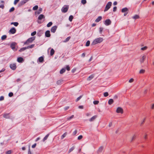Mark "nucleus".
Segmentation results:
<instances>
[{
	"label": "nucleus",
	"instance_id": "338daca9",
	"mask_svg": "<svg viewBox=\"0 0 154 154\" xmlns=\"http://www.w3.org/2000/svg\"><path fill=\"white\" fill-rule=\"evenodd\" d=\"M90 115V113H88L86 114V116H89Z\"/></svg>",
	"mask_w": 154,
	"mask_h": 154
},
{
	"label": "nucleus",
	"instance_id": "4be33fe9",
	"mask_svg": "<svg viewBox=\"0 0 154 154\" xmlns=\"http://www.w3.org/2000/svg\"><path fill=\"white\" fill-rule=\"evenodd\" d=\"M11 25H14L15 26H17L18 25V22H12L11 23Z\"/></svg>",
	"mask_w": 154,
	"mask_h": 154
},
{
	"label": "nucleus",
	"instance_id": "c9c22d12",
	"mask_svg": "<svg viewBox=\"0 0 154 154\" xmlns=\"http://www.w3.org/2000/svg\"><path fill=\"white\" fill-rule=\"evenodd\" d=\"M4 117L6 118H8L9 117V114H5L4 115Z\"/></svg>",
	"mask_w": 154,
	"mask_h": 154
},
{
	"label": "nucleus",
	"instance_id": "603ef678",
	"mask_svg": "<svg viewBox=\"0 0 154 154\" xmlns=\"http://www.w3.org/2000/svg\"><path fill=\"white\" fill-rule=\"evenodd\" d=\"M82 136L81 135H80L78 137V139L79 140H80L82 138Z\"/></svg>",
	"mask_w": 154,
	"mask_h": 154
},
{
	"label": "nucleus",
	"instance_id": "f257e3e1",
	"mask_svg": "<svg viewBox=\"0 0 154 154\" xmlns=\"http://www.w3.org/2000/svg\"><path fill=\"white\" fill-rule=\"evenodd\" d=\"M103 41V39L101 38H99L95 39L93 42V44L95 45L99 43H100Z\"/></svg>",
	"mask_w": 154,
	"mask_h": 154
},
{
	"label": "nucleus",
	"instance_id": "69168bd1",
	"mask_svg": "<svg viewBox=\"0 0 154 154\" xmlns=\"http://www.w3.org/2000/svg\"><path fill=\"white\" fill-rule=\"evenodd\" d=\"M112 125V122H110L109 123V126L110 127H111Z\"/></svg>",
	"mask_w": 154,
	"mask_h": 154
},
{
	"label": "nucleus",
	"instance_id": "39448f33",
	"mask_svg": "<svg viewBox=\"0 0 154 154\" xmlns=\"http://www.w3.org/2000/svg\"><path fill=\"white\" fill-rule=\"evenodd\" d=\"M123 109L120 107H118L117 108L116 110V112L118 113L122 114L123 113Z\"/></svg>",
	"mask_w": 154,
	"mask_h": 154
},
{
	"label": "nucleus",
	"instance_id": "8fccbe9b",
	"mask_svg": "<svg viewBox=\"0 0 154 154\" xmlns=\"http://www.w3.org/2000/svg\"><path fill=\"white\" fill-rule=\"evenodd\" d=\"M14 10V7H12V8H11V9L10 10H9V11L10 12H12Z\"/></svg>",
	"mask_w": 154,
	"mask_h": 154
},
{
	"label": "nucleus",
	"instance_id": "ddd939ff",
	"mask_svg": "<svg viewBox=\"0 0 154 154\" xmlns=\"http://www.w3.org/2000/svg\"><path fill=\"white\" fill-rule=\"evenodd\" d=\"M45 36L47 37H49L50 36V31L49 30L45 32Z\"/></svg>",
	"mask_w": 154,
	"mask_h": 154
},
{
	"label": "nucleus",
	"instance_id": "3c124183",
	"mask_svg": "<svg viewBox=\"0 0 154 154\" xmlns=\"http://www.w3.org/2000/svg\"><path fill=\"white\" fill-rule=\"evenodd\" d=\"M66 69L68 71H69V70H70V67H69V66H68V65H67V66H66Z\"/></svg>",
	"mask_w": 154,
	"mask_h": 154
},
{
	"label": "nucleus",
	"instance_id": "79ce46f5",
	"mask_svg": "<svg viewBox=\"0 0 154 154\" xmlns=\"http://www.w3.org/2000/svg\"><path fill=\"white\" fill-rule=\"evenodd\" d=\"M109 95L108 93L107 92H106L104 93V96L105 97L108 96Z\"/></svg>",
	"mask_w": 154,
	"mask_h": 154
},
{
	"label": "nucleus",
	"instance_id": "2f4dec72",
	"mask_svg": "<svg viewBox=\"0 0 154 154\" xmlns=\"http://www.w3.org/2000/svg\"><path fill=\"white\" fill-rule=\"evenodd\" d=\"M49 134H48L44 137L43 140V141H45V140L47 139L48 137L49 136Z\"/></svg>",
	"mask_w": 154,
	"mask_h": 154
},
{
	"label": "nucleus",
	"instance_id": "4d7b16f0",
	"mask_svg": "<svg viewBox=\"0 0 154 154\" xmlns=\"http://www.w3.org/2000/svg\"><path fill=\"white\" fill-rule=\"evenodd\" d=\"M11 150H9L7 152L6 154H11Z\"/></svg>",
	"mask_w": 154,
	"mask_h": 154
},
{
	"label": "nucleus",
	"instance_id": "a18cd8bd",
	"mask_svg": "<svg viewBox=\"0 0 154 154\" xmlns=\"http://www.w3.org/2000/svg\"><path fill=\"white\" fill-rule=\"evenodd\" d=\"M134 79L133 78H131L129 80V83H132V82H134Z\"/></svg>",
	"mask_w": 154,
	"mask_h": 154
},
{
	"label": "nucleus",
	"instance_id": "13d9d810",
	"mask_svg": "<svg viewBox=\"0 0 154 154\" xmlns=\"http://www.w3.org/2000/svg\"><path fill=\"white\" fill-rule=\"evenodd\" d=\"M117 9V7H114L113 8V11L114 12H115Z\"/></svg>",
	"mask_w": 154,
	"mask_h": 154
},
{
	"label": "nucleus",
	"instance_id": "cd10ccee",
	"mask_svg": "<svg viewBox=\"0 0 154 154\" xmlns=\"http://www.w3.org/2000/svg\"><path fill=\"white\" fill-rule=\"evenodd\" d=\"M38 8V6L37 5H35L32 8V9L34 11H35L37 10Z\"/></svg>",
	"mask_w": 154,
	"mask_h": 154
},
{
	"label": "nucleus",
	"instance_id": "0e129e2a",
	"mask_svg": "<svg viewBox=\"0 0 154 154\" xmlns=\"http://www.w3.org/2000/svg\"><path fill=\"white\" fill-rule=\"evenodd\" d=\"M99 29H100V32H102V30H103V28H101V27H100V28Z\"/></svg>",
	"mask_w": 154,
	"mask_h": 154
},
{
	"label": "nucleus",
	"instance_id": "9d476101",
	"mask_svg": "<svg viewBox=\"0 0 154 154\" xmlns=\"http://www.w3.org/2000/svg\"><path fill=\"white\" fill-rule=\"evenodd\" d=\"M57 26H54L52 27L51 29V31L53 33H54L55 32L57 29Z\"/></svg>",
	"mask_w": 154,
	"mask_h": 154
},
{
	"label": "nucleus",
	"instance_id": "58836bf2",
	"mask_svg": "<svg viewBox=\"0 0 154 154\" xmlns=\"http://www.w3.org/2000/svg\"><path fill=\"white\" fill-rule=\"evenodd\" d=\"M70 37H68L67 38H66V39L64 41V42H68V41H69V40L70 39Z\"/></svg>",
	"mask_w": 154,
	"mask_h": 154
},
{
	"label": "nucleus",
	"instance_id": "5fc2aeb1",
	"mask_svg": "<svg viewBox=\"0 0 154 154\" xmlns=\"http://www.w3.org/2000/svg\"><path fill=\"white\" fill-rule=\"evenodd\" d=\"M4 97L3 96H2L0 97V101H2L4 100Z\"/></svg>",
	"mask_w": 154,
	"mask_h": 154
},
{
	"label": "nucleus",
	"instance_id": "b1692460",
	"mask_svg": "<svg viewBox=\"0 0 154 154\" xmlns=\"http://www.w3.org/2000/svg\"><path fill=\"white\" fill-rule=\"evenodd\" d=\"M55 51L53 49H52L51 51L50 54L51 56H52L54 53Z\"/></svg>",
	"mask_w": 154,
	"mask_h": 154
},
{
	"label": "nucleus",
	"instance_id": "ea45409f",
	"mask_svg": "<svg viewBox=\"0 0 154 154\" xmlns=\"http://www.w3.org/2000/svg\"><path fill=\"white\" fill-rule=\"evenodd\" d=\"M147 47L146 46H145L141 48V50L144 51L146 50L147 49Z\"/></svg>",
	"mask_w": 154,
	"mask_h": 154
},
{
	"label": "nucleus",
	"instance_id": "f03ea898",
	"mask_svg": "<svg viewBox=\"0 0 154 154\" xmlns=\"http://www.w3.org/2000/svg\"><path fill=\"white\" fill-rule=\"evenodd\" d=\"M35 37H33L28 38L27 40L24 43L25 45H28L32 43L35 39Z\"/></svg>",
	"mask_w": 154,
	"mask_h": 154
},
{
	"label": "nucleus",
	"instance_id": "9b49d317",
	"mask_svg": "<svg viewBox=\"0 0 154 154\" xmlns=\"http://www.w3.org/2000/svg\"><path fill=\"white\" fill-rule=\"evenodd\" d=\"M111 22L109 19L106 20L104 22V24L106 26H108L111 24Z\"/></svg>",
	"mask_w": 154,
	"mask_h": 154
},
{
	"label": "nucleus",
	"instance_id": "0eeeda50",
	"mask_svg": "<svg viewBox=\"0 0 154 154\" xmlns=\"http://www.w3.org/2000/svg\"><path fill=\"white\" fill-rule=\"evenodd\" d=\"M146 57V56L145 55H143L141 57L140 60V61L141 64L144 63Z\"/></svg>",
	"mask_w": 154,
	"mask_h": 154
},
{
	"label": "nucleus",
	"instance_id": "37998d69",
	"mask_svg": "<svg viewBox=\"0 0 154 154\" xmlns=\"http://www.w3.org/2000/svg\"><path fill=\"white\" fill-rule=\"evenodd\" d=\"M145 72V71L144 70L142 69L140 70V73H143Z\"/></svg>",
	"mask_w": 154,
	"mask_h": 154
},
{
	"label": "nucleus",
	"instance_id": "de8ad7c7",
	"mask_svg": "<svg viewBox=\"0 0 154 154\" xmlns=\"http://www.w3.org/2000/svg\"><path fill=\"white\" fill-rule=\"evenodd\" d=\"M19 1V0H15L14 2V4L15 5H16Z\"/></svg>",
	"mask_w": 154,
	"mask_h": 154
},
{
	"label": "nucleus",
	"instance_id": "f3484780",
	"mask_svg": "<svg viewBox=\"0 0 154 154\" xmlns=\"http://www.w3.org/2000/svg\"><path fill=\"white\" fill-rule=\"evenodd\" d=\"M44 18H45V17H44V15L42 14L40 15L39 16L38 19V20H41L42 19H43Z\"/></svg>",
	"mask_w": 154,
	"mask_h": 154
},
{
	"label": "nucleus",
	"instance_id": "a211bd4d",
	"mask_svg": "<svg viewBox=\"0 0 154 154\" xmlns=\"http://www.w3.org/2000/svg\"><path fill=\"white\" fill-rule=\"evenodd\" d=\"M128 11V9L127 8H125L122 9V13L126 12Z\"/></svg>",
	"mask_w": 154,
	"mask_h": 154
},
{
	"label": "nucleus",
	"instance_id": "c756f323",
	"mask_svg": "<svg viewBox=\"0 0 154 154\" xmlns=\"http://www.w3.org/2000/svg\"><path fill=\"white\" fill-rule=\"evenodd\" d=\"M52 24V23L51 22H49L47 25V26L48 27H50Z\"/></svg>",
	"mask_w": 154,
	"mask_h": 154
},
{
	"label": "nucleus",
	"instance_id": "dca6fc26",
	"mask_svg": "<svg viewBox=\"0 0 154 154\" xmlns=\"http://www.w3.org/2000/svg\"><path fill=\"white\" fill-rule=\"evenodd\" d=\"M38 61L40 63H42L44 61V58L42 57H41L38 59Z\"/></svg>",
	"mask_w": 154,
	"mask_h": 154
},
{
	"label": "nucleus",
	"instance_id": "bf43d9fd",
	"mask_svg": "<svg viewBox=\"0 0 154 154\" xmlns=\"http://www.w3.org/2000/svg\"><path fill=\"white\" fill-rule=\"evenodd\" d=\"M36 143H35L32 146V148H35L36 147Z\"/></svg>",
	"mask_w": 154,
	"mask_h": 154
},
{
	"label": "nucleus",
	"instance_id": "473e14b6",
	"mask_svg": "<svg viewBox=\"0 0 154 154\" xmlns=\"http://www.w3.org/2000/svg\"><path fill=\"white\" fill-rule=\"evenodd\" d=\"M7 38V36L6 35H3L1 39L2 40H4L5 39Z\"/></svg>",
	"mask_w": 154,
	"mask_h": 154
},
{
	"label": "nucleus",
	"instance_id": "72a5a7b5",
	"mask_svg": "<svg viewBox=\"0 0 154 154\" xmlns=\"http://www.w3.org/2000/svg\"><path fill=\"white\" fill-rule=\"evenodd\" d=\"M74 149V147L72 146V147L69 150V152L70 153L71 152H72V151H73Z\"/></svg>",
	"mask_w": 154,
	"mask_h": 154
},
{
	"label": "nucleus",
	"instance_id": "4468645a",
	"mask_svg": "<svg viewBox=\"0 0 154 154\" xmlns=\"http://www.w3.org/2000/svg\"><path fill=\"white\" fill-rule=\"evenodd\" d=\"M42 11V9L41 8H39L38 10L35 12V14H40Z\"/></svg>",
	"mask_w": 154,
	"mask_h": 154
},
{
	"label": "nucleus",
	"instance_id": "864d4df0",
	"mask_svg": "<svg viewBox=\"0 0 154 154\" xmlns=\"http://www.w3.org/2000/svg\"><path fill=\"white\" fill-rule=\"evenodd\" d=\"M13 95V94L12 92H10L9 94V96L10 97L12 96Z\"/></svg>",
	"mask_w": 154,
	"mask_h": 154
},
{
	"label": "nucleus",
	"instance_id": "49530a36",
	"mask_svg": "<svg viewBox=\"0 0 154 154\" xmlns=\"http://www.w3.org/2000/svg\"><path fill=\"white\" fill-rule=\"evenodd\" d=\"M36 31H34L31 33V35L32 36H34L36 34Z\"/></svg>",
	"mask_w": 154,
	"mask_h": 154
},
{
	"label": "nucleus",
	"instance_id": "5701e85b",
	"mask_svg": "<svg viewBox=\"0 0 154 154\" xmlns=\"http://www.w3.org/2000/svg\"><path fill=\"white\" fill-rule=\"evenodd\" d=\"M27 49V48H26V47H24V48H21L19 50V51L20 52H21L23 51H24V50H25L26 49Z\"/></svg>",
	"mask_w": 154,
	"mask_h": 154
},
{
	"label": "nucleus",
	"instance_id": "f704fd0d",
	"mask_svg": "<svg viewBox=\"0 0 154 154\" xmlns=\"http://www.w3.org/2000/svg\"><path fill=\"white\" fill-rule=\"evenodd\" d=\"M73 17L72 16V15H71L69 17V20L71 22L72 21V20L73 19Z\"/></svg>",
	"mask_w": 154,
	"mask_h": 154
},
{
	"label": "nucleus",
	"instance_id": "7c9ffc66",
	"mask_svg": "<svg viewBox=\"0 0 154 154\" xmlns=\"http://www.w3.org/2000/svg\"><path fill=\"white\" fill-rule=\"evenodd\" d=\"M65 69L63 68L60 70V74H63L65 72Z\"/></svg>",
	"mask_w": 154,
	"mask_h": 154
},
{
	"label": "nucleus",
	"instance_id": "393cba45",
	"mask_svg": "<svg viewBox=\"0 0 154 154\" xmlns=\"http://www.w3.org/2000/svg\"><path fill=\"white\" fill-rule=\"evenodd\" d=\"M94 76L93 75H91L90 76H89L87 80H90L91 79L93 78Z\"/></svg>",
	"mask_w": 154,
	"mask_h": 154
},
{
	"label": "nucleus",
	"instance_id": "412c9836",
	"mask_svg": "<svg viewBox=\"0 0 154 154\" xmlns=\"http://www.w3.org/2000/svg\"><path fill=\"white\" fill-rule=\"evenodd\" d=\"M103 147H100L99 149H98V152L99 153L100 152L102 151L103 150Z\"/></svg>",
	"mask_w": 154,
	"mask_h": 154
},
{
	"label": "nucleus",
	"instance_id": "20e7f679",
	"mask_svg": "<svg viewBox=\"0 0 154 154\" xmlns=\"http://www.w3.org/2000/svg\"><path fill=\"white\" fill-rule=\"evenodd\" d=\"M17 45V43L15 42H13L11 44V47L14 51H16L17 50V49L16 48Z\"/></svg>",
	"mask_w": 154,
	"mask_h": 154
},
{
	"label": "nucleus",
	"instance_id": "09e8293b",
	"mask_svg": "<svg viewBox=\"0 0 154 154\" xmlns=\"http://www.w3.org/2000/svg\"><path fill=\"white\" fill-rule=\"evenodd\" d=\"M73 117H74V115H72L70 117L68 118L67 119H68V120H69L73 118Z\"/></svg>",
	"mask_w": 154,
	"mask_h": 154
},
{
	"label": "nucleus",
	"instance_id": "774afa93",
	"mask_svg": "<svg viewBox=\"0 0 154 154\" xmlns=\"http://www.w3.org/2000/svg\"><path fill=\"white\" fill-rule=\"evenodd\" d=\"M28 154H32L30 149H29L28 151Z\"/></svg>",
	"mask_w": 154,
	"mask_h": 154
},
{
	"label": "nucleus",
	"instance_id": "052dcab7",
	"mask_svg": "<svg viewBox=\"0 0 154 154\" xmlns=\"http://www.w3.org/2000/svg\"><path fill=\"white\" fill-rule=\"evenodd\" d=\"M79 108L80 109H83V106H79Z\"/></svg>",
	"mask_w": 154,
	"mask_h": 154
},
{
	"label": "nucleus",
	"instance_id": "a878e982",
	"mask_svg": "<svg viewBox=\"0 0 154 154\" xmlns=\"http://www.w3.org/2000/svg\"><path fill=\"white\" fill-rule=\"evenodd\" d=\"M34 45H35L34 44H32L30 45H29V46H28V47H26L27 49H28V48H33L34 47Z\"/></svg>",
	"mask_w": 154,
	"mask_h": 154
},
{
	"label": "nucleus",
	"instance_id": "bb28decb",
	"mask_svg": "<svg viewBox=\"0 0 154 154\" xmlns=\"http://www.w3.org/2000/svg\"><path fill=\"white\" fill-rule=\"evenodd\" d=\"M133 18L135 19H137L139 18V16L137 15H135L133 17Z\"/></svg>",
	"mask_w": 154,
	"mask_h": 154
},
{
	"label": "nucleus",
	"instance_id": "6e6d98bb",
	"mask_svg": "<svg viewBox=\"0 0 154 154\" xmlns=\"http://www.w3.org/2000/svg\"><path fill=\"white\" fill-rule=\"evenodd\" d=\"M77 133V130H75L73 132V135H75Z\"/></svg>",
	"mask_w": 154,
	"mask_h": 154
},
{
	"label": "nucleus",
	"instance_id": "6e6552de",
	"mask_svg": "<svg viewBox=\"0 0 154 154\" xmlns=\"http://www.w3.org/2000/svg\"><path fill=\"white\" fill-rule=\"evenodd\" d=\"M10 66L11 68L13 70H15L17 68L16 64V63L11 64L10 65Z\"/></svg>",
	"mask_w": 154,
	"mask_h": 154
},
{
	"label": "nucleus",
	"instance_id": "a19ab883",
	"mask_svg": "<svg viewBox=\"0 0 154 154\" xmlns=\"http://www.w3.org/2000/svg\"><path fill=\"white\" fill-rule=\"evenodd\" d=\"M99 103V101L97 100H95L93 102V103L94 104L96 105L98 104Z\"/></svg>",
	"mask_w": 154,
	"mask_h": 154
},
{
	"label": "nucleus",
	"instance_id": "e433bc0d",
	"mask_svg": "<svg viewBox=\"0 0 154 154\" xmlns=\"http://www.w3.org/2000/svg\"><path fill=\"white\" fill-rule=\"evenodd\" d=\"M90 44V42L89 41H88L87 42L86 44V46H88Z\"/></svg>",
	"mask_w": 154,
	"mask_h": 154
},
{
	"label": "nucleus",
	"instance_id": "f8f14e48",
	"mask_svg": "<svg viewBox=\"0 0 154 154\" xmlns=\"http://www.w3.org/2000/svg\"><path fill=\"white\" fill-rule=\"evenodd\" d=\"M17 61L19 63H21L24 61V60L22 57H19L17 58Z\"/></svg>",
	"mask_w": 154,
	"mask_h": 154
},
{
	"label": "nucleus",
	"instance_id": "e2e57ef3",
	"mask_svg": "<svg viewBox=\"0 0 154 154\" xmlns=\"http://www.w3.org/2000/svg\"><path fill=\"white\" fill-rule=\"evenodd\" d=\"M151 108L152 109H154V104H152L151 107Z\"/></svg>",
	"mask_w": 154,
	"mask_h": 154
},
{
	"label": "nucleus",
	"instance_id": "1a4fd4ad",
	"mask_svg": "<svg viewBox=\"0 0 154 154\" xmlns=\"http://www.w3.org/2000/svg\"><path fill=\"white\" fill-rule=\"evenodd\" d=\"M16 30L14 28H11L9 31V32L12 34H14L16 32Z\"/></svg>",
	"mask_w": 154,
	"mask_h": 154
},
{
	"label": "nucleus",
	"instance_id": "c03bdc74",
	"mask_svg": "<svg viewBox=\"0 0 154 154\" xmlns=\"http://www.w3.org/2000/svg\"><path fill=\"white\" fill-rule=\"evenodd\" d=\"M82 96H80V97L77 98L76 100V102L78 101L82 97Z\"/></svg>",
	"mask_w": 154,
	"mask_h": 154
},
{
	"label": "nucleus",
	"instance_id": "c85d7f7f",
	"mask_svg": "<svg viewBox=\"0 0 154 154\" xmlns=\"http://www.w3.org/2000/svg\"><path fill=\"white\" fill-rule=\"evenodd\" d=\"M67 134V133H65L61 137V138L62 139H63L64 138Z\"/></svg>",
	"mask_w": 154,
	"mask_h": 154
},
{
	"label": "nucleus",
	"instance_id": "4c0bfd02",
	"mask_svg": "<svg viewBox=\"0 0 154 154\" xmlns=\"http://www.w3.org/2000/svg\"><path fill=\"white\" fill-rule=\"evenodd\" d=\"M81 3L83 5L86 3V0H82Z\"/></svg>",
	"mask_w": 154,
	"mask_h": 154
},
{
	"label": "nucleus",
	"instance_id": "680f3d73",
	"mask_svg": "<svg viewBox=\"0 0 154 154\" xmlns=\"http://www.w3.org/2000/svg\"><path fill=\"white\" fill-rule=\"evenodd\" d=\"M85 53H83L82 55V56L83 57H84L85 56Z\"/></svg>",
	"mask_w": 154,
	"mask_h": 154
},
{
	"label": "nucleus",
	"instance_id": "2eb2a0df",
	"mask_svg": "<svg viewBox=\"0 0 154 154\" xmlns=\"http://www.w3.org/2000/svg\"><path fill=\"white\" fill-rule=\"evenodd\" d=\"M102 17L101 16H99L98 18L96 19L95 21L96 22H98L102 19Z\"/></svg>",
	"mask_w": 154,
	"mask_h": 154
},
{
	"label": "nucleus",
	"instance_id": "6ab92c4d",
	"mask_svg": "<svg viewBox=\"0 0 154 154\" xmlns=\"http://www.w3.org/2000/svg\"><path fill=\"white\" fill-rule=\"evenodd\" d=\"M97 117V116L96 115L94 116L90 119L89 121L91 122L94 121Z\"/></svg>",
	"mask_w": 154,
	"mask_h": 154
},
{
	"label": "nucleus",
	"instance_id": "7ed1b4c3",
	"mask_svg": "<svg viewBox=\"0 0 154 154\" xmlns=\"http://www.w3.org/2000/svg\"><path fill=\"white\" fill-rule=\"evenodd\" d=\"M112 3L111 2H109L106 5L104 11L105 12L108 11L112 5Z\"/></svg>",
	"mask_w": 154,
	"mask_h": 154
},
{
	"label": "nucleus",
	"instance_id": "aec40b11",
	"mask_svg": "<svg viewBox=\"0 0 154 154\" xmlns=\"http://www.w3.org/2000/svg\"><path fill=\"white\" fill-rule=\"evenodd\" d=\"M113 100L112 99H110L108 101V104L109 105H111L113 103Z\"/></svg>",
	"mask_w": 154,
	"mask_h": 154
},
{
	"label": "nucleus",
	"instance_id": "423d86ee",
	"mask_svg": "<svg viewBox=\"0 0 154 154\" xmlns=\"http://www.w3.org/2000/svg\"><path fill=\"white\" fill-rule=\"evenodd\" d=\"M69 8V6L68 5H64L61 9L63 13L66 12Z\"/></svg>",
	"mask_w": 154,
	"mask_h": 154
}]
</instances>
